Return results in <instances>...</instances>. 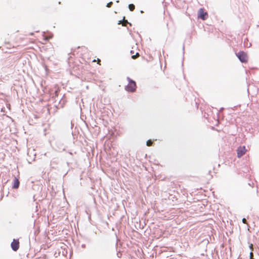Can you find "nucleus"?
<instances>
[{"instance_id": "nucleus-15", "label": "nucleus", "mask_w": 259, "mask_h": 259, "mask_svg": "<svg viewBox=\"0 0 259 259\" xmlns=\"http://www.w3.org/2000/svg\"><path fill=\"white\" fill-rule=\"evenodd\" d=\"M121 21H119V23H118V24H120Z\"/></svg>"}, {"instance_id": "nucleus-16", "label": "nucleus", "mask_w": 259, "mask_h": 259, "mask_svg": "<svg viewBox=\"0 0 259 259\" xmlns=\"http://www.w3.org/2000/svg\"><path fill=\"white\" fill-rule=\"evenodd\" d=\"M131 53H133V51H131Z\"/></svg>"}, {"instance_id": "nucleus-3", "label": "nucleus", "mask_w": 259, "mask_h": 259, "mask_svg": "<svg viewBox=\"0 0 259 259\" xmlns=\"http://www.w3.org/2000/svg\"><path fill=\"white\" fill-rule=\"evenodd\" d=\"M198 17L203 20H206L208 18V14L204 12L203 8H200L198 12Z\"/></svg>"}, {"instance_id": "nucleus-4", "label": "nucleus", "mask_w": 259, "mask_h": 259, "mask_svg": "<svg viewBox=\"0 0 259 259\" xmlns=\"http://www.w3.org/2000/svg\"><path fill=\"white\" fill-rule=\"evenodd\" d=\"M246 151V148L245 146L239 147L238 148L237 150V157L238 158L241 157L242 155H243Z\"/></svg>"}, {"instance_id": "nucleus-17", "label": "nucleus", "mask_w": 259, "mask_h": 259, "mask_svg": "<svg viewBox=\"0 0 259 259\" xmlns=\"http://www.w3.org/2000/svg\"><path fill=\"white\" fill-rule=\"evenodd\" d=\"M125 22H126V23H128L127 20H126V21H125Z\"/></svg>"}, {"instance_id": "nucleus-14", "label": "nucleus", "mask_w": 259, "mask_h": 259, "mask_svg": "<svg viewBox=\"0 0 259 259\" xmlns=\"http://www.w3.org/2000/svg\"><path fill=\"white\" fill-rule=\"evenodd\" d=\"M117 256H118V257H120V254H119V253H117Z\"/></svg>"}, {"instance_id": "nucleus-11", "label": "nucleus", "mask_w": 259, "mask_h": 259, "mask_svg": "<svg viewBox=\"0 0 259 259\" xmlns=\"http://www.w3.org/2000/svg\"><path fill=\"white\" fill-rule=\"evenodd\" d=\"M242 222H243L244 224H246V219L243 218V219H242Z\"/></svg>"}, {"instance_id": "nucleus-8", "label": "nucleus", "mask_w": 259, "mask_h": 259, "mask_svg": "<svg viewBox=\"0 0 259 259\" xmlns=\"http://www.w3.org/2000/svg\"><path fill=\"white\" fill-rule=\"evenodd\" d=\"M153 144V141H151V140H148L147 142H146V145L147 146H152Z\"/></svg>"}, {"instance_id": "nucleus-7", "label": "nucleus", "mask_w": 259, "mask_h": 259, "mask_svg": "<svg viewBox=\"0 0 259 259\" xmlns=\"http://www.w3.org/2000/svg\"><path fill=\"white\" fill-rule=\"evenodd\" d=\"M128 8L130 10V11H133L134 10L135 7L134 4H130L128 5Z\"/></svg>"}, {"instance_id": "nucleus-13", "label": "nucleus", "mask_w": 259, "mask_h": 259, "mask_svg": "<svg viewBox=\"0 0 259 259\" xmlns=\"http://www.w3.org/2000/svg\"><path fill=\"white\" fill-rule=\"evenodd\" d=\"M117 256H118V257H120V254H119V253H117Z\"/></svg>"}, {"instance_id": "nucleus-10", "label": "nucleus", "mask_w": 259, "mask_h": 259, "mask_svg": "<svg viewBox=\"0 0 259 259\" xmlns=\"http://www.w3.org/2000/svg\"><path fill=\"white\" fill-rule=\"evenodd\" d=\"M112 4L113 3L112 2H110L107 4L106 7L108 8H110L112 6Z\"/></svg>"}, {"instance_id": "nucleus-2", "label": "nucleus", "mask_w": 259, "mask_h": 259, "mask_svg": "<svg viewBox=\"0 0 259 259\" xmlns=\"http://www.w3.org/2000/svg\"><path fill=\"white\" fill-rule=\"evenodd\" d=\"M236 56L242 63H246L247 61V56L245 53L243 51H240L236 53Z\"/></svg>"}, {"instance_id": "nucleus-1", "label": "nucleus", "mask_w": 259, "mask_h": 259, "mask_svg": "<svg viewBox=\"0 0 259 259\" xmlns=\"http://www.w3.org/2000/svg\"><path fill=\"white\" fill-rule=\"evenodd\" d=\"M126 79L128 81V83L125 87V90L131 92H134L136 91L137 87L136 82L131 79L129 77H127Z\"/></svg>"}, {"instance_id": "nucleus-12", "label": "nucleus", "mask_w": 259, "mask_h": 259, "mask_svg": "<svg viewBox=\"0 0 259 259\" xmlns=\"http://www.w3.org/2000/svg\"><path fill=\"white\" fill-rule=\"evenodd\" d=\"M81 246H82V248H85V244H82L81 245Z\"/></svg>"}, {"instance_id": "nucleus-6", "label": "nucleus", "mask_w": 259, "mask_h": 259, "mask_svg": "<svg viewBox=\"0 0 259 259\" xmlns=\"http://www.w3.org/2000/svg\"><path fill=\"white\" fill-rule=\"evenodd\" d=\"M19 184H20V182H19L18 179H17V178L15 177L14 179L13 188H14V189L18 188V187L19 186Z\"/></svg>"}, {"instance_id": "nucleus-9", "label": "nucleus", "mask_w": 259, "mask_h": 259, "mask_svg": "<svg viewBox=\"0 0 259 259\" xmlns=\"http://www.w3.org/2000/svg\"><path fill=\"white\" fill-rule=\"evenodd\" d=\"M138 56H139V54L138 53H137L135 55H133L132 56V58L133 59H135L136 58H137Z\"/></svg>"}, {"instance_id": "nucleus-5", "label": "nucleus", "mask_w": 259, "mask_h": 259, "mask_svg": "<svg viewBox=\"0 0 259 259\" xmlns=\"http://www.w3.org/2000/svg\"><path fill=\"white\" fill-rule=\"evenodd\" d=\"M11 247L14 251H17L19 247V242L18 240L14 239L11 243Z\"/></svg>"}]
</instances>
